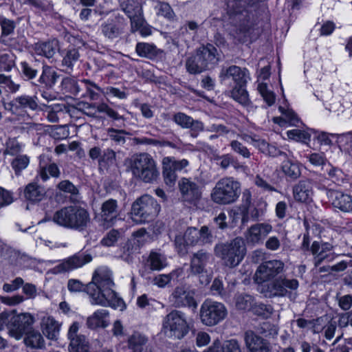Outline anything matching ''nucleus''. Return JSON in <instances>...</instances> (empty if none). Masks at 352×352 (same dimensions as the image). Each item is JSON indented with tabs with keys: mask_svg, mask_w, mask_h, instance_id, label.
I'll list each match as a JSON object with an SVG mask.
<instances>
[{
	"mask_svg": "<svg viewBox=\"0 0 352 352\" xmlns=\"http://www.w3.org/2000/svg\"><path fill=\"white\" fill-rule=\"evenodd\" d=\"M80 54L76 49L72 48L69 50L63 56L62 65L65 67L67 69L72 71L74 65L78 62Z\"/></svg>",
	"mask_w": 352,
	"mask_h": 352,
	"instance_id": "obj_52",
	"label": "nucleus"
},
{
	"mask_svg": "<svg viewBox=\"0 0 352 352\" xmlns=\"http://www.w3.org/2000/svg\"><path fill=\"white\" fill-rule=\"evenodd\" d=\"M310 251L313 255L314 267L332 262L336 256L333 251V245L328 243L314 241L310 248Z\"/></svg>",
	"mask_w": 352,
	"mask_h": 352,
	"instance_id": "obj_14",
	"label": "nucleus"
},
{
	"mask_svg": "<svg viewBox=\"0 0 352 352\" xmlns=\"http://www.w3.org/2000/svg\"><path fill=\"white\" fill-rule=\"evenodd\" d=\"M59 77L60 76L51 66L42 64L41 74L36 82L33 83L36 86H43L46 89H52Z\"/></svg>",
	"mask_w": 352,
	"mask_h": 352,
	"instance_id": "obj_29",
	"label": "nucleus"
},
{
	"mask_svg": "<svg viewBox=\"0 0 352 352\" xmlns=\"http://www.w3.org/2000/svg\"><path fill=\"white\" fill-rule=\"evenodd\" d=\"M214 236L207 226H203L199 230L195 227H188L184 235H177L175 239L176 251L180 256L188 254V248L196 245L211 244Z\"/></svg>",
	"mask_w": 352,
	"mask_h": 352,
	"instance_id": "obj_4",
	"label": "nucleus"
},
{
	"mask_svg": "<svg viewBox=\"0 0 352 352\" xmlns=\"http://www.w3.org/2000/svg\"><path fill=\"white\" fill-rule=\"evenodd\" d=\"M108 137L113 141H114L117 144H124L126 142V139L124 135H128L127 133L124 130H118L113 128H109L107 130Z\"/></svg>",
	"mask_w": 352,
	"mask_h": 352,
	"instance_id": "obj_59",
	"label": "nucleus"
},
{
	"mask_svg": "<svg viewBox=\"0 0 352 352\" xmlns=\"http://www.w3.org/2000/svg\"><path fill=\"white\" fill-rule=\"evenodd\" d=\"M85 115L94 118H97V112L105 113L109 118L118 120L123 119V117L111 108L107 104L102 103H83V109L81 110Z\"/></svg>",
	"mask_w": 352,
	"mask_h": 352,
	"instance_id": "obj_24",
	"label": "nucleus"
},
{
	"mask_svg": "<svg viewBox=\"0 0 352 352\" xmlns=\"http://www.w3.org/2000/svg\"><path fill=\"white\" fill-rule=\"evenodd\" d=\"M34 322L30 314L25 313L11 316L6 323L10 336L20 340L27 329Z\"/></svg>",
	"mask_w": 352,
	"mask_h": 352,
	"instance_id": "obj_13",
	"label": "nucleus"
},
{
	"mask_svg": "<svg viewBox=\"0 0 352 352\" xmlns=\"http://www.w3.org/2000/svg\"><path fill=\"white\" fill-rule=\"evenodd\" d=\"M131 169L133 175L144 183H153L160 176L155 160L147 153L135 155L131 160Z\"/></svg>",
	"mask_w": 352,
	"mask_h": 352,
	"instance_id": "obj_6",
	"label": "nucleus"
},
{
	"mask_svg": "<svg viewBox=\"0 0 352 352\" xmlns=\"http://www.w3.org/2000/svg\"><path fill=\"white\" fill-rule=\"evenodd\" d=\"M41 65L37 60L21 62L20 67L23 76L28 80L34 79L38 75Z\"/></svg>",
	"mask_w": 352,
	"mask_h": 352,
	"instance_id": "obj_38",
	"label": "nucleus"
},
{
	"mask_svg": "<svg viewBox=\"0 0 352 352\" xmlns=\"http://www.w3.org/2000/svg\"><path fill=\"white\" fill-rule=\"evenodd\" d=\"M135 51L140 56L148 58H152L157 54L156 47L147 43H138Z\"/></svg>",
	"mask_w": 352,
	"mask_h": 352,
	"instance_id": "obj_48",
	"label": "nucleus"
},
{
	"mask_svg": "<svg viewBox=\"0 0 352 352\" xmlns=\"http://www.w3.org/2000/svg\"><path fill=\"white\" fill-rule=\"evenodd\" d=\"M155 9L157 14L164 16L168 19H173L175 14L170 6L165 2L157 1Z\"/></svg>",
	"mask_w": 352,
	"mask_h": 352,
	"instance_id": "obj_58",
	"label": "nucleus"
},
{
	"mask_svg": "<svg viewBox=\"0 0 352 352\" xmlns=\"http://www.w3.org/2000/svg\"><path fill=\"white\" fill-rule=\"evenodd\" d=\"M183 274V270L178 268L173 270L169 274H161L155 276L151 280L153 285L159 288H164L167 286L171 280H177Z\"/></svg>",
	"mask_w": 352,
	"mask_h": 352,
	"instance_id": "obj_32",
	"label": "nucleus"
},
{
	"mask_svg": "<svg viewBox=\"0 0 352 352\" xmlns=\"http://www.w3.org/2000/svg\"><path fill=\"white\" fill-rule=\"evenodd\" d=\"M34 50L36 54L51 58L58 50V42L57 40H52L36 43L34 44Z\"/></svg>",
	"mask_w": 352,
	"mask_h": 352,
	"instance_id": "obj_30",
	"label": "nucleus"
},
{
	"mask_svg": "<svg viewBox=\"0 0 352 352\" xmlns=\"http://www.w3.org/2000/svg\"><path fill=\"white\" fill-rule=\"evenodd\" d=\"M201 322L209 327L214 326L227 316V309L223 304L206 300L200 308Z\"/></svg>",
	"mask_w": 352,
	"mask_h": 352,
	"instance_id": "obj_11",
	"label": "nucleus"
},
{
	"mask_svg": "<svg viewBox=\"0 0 352 352\" xmlns=\"http://www.w3.org/2000/svg\"><path fill=\"white\" fill-rule=\"evenodd\" d=\"M50 175L53 177H58L60 175V170L58 166L52 163L47 166H41L39 170V176L43 182L47 181Z\"/></svg>",
	"mask_w": 352,
	"mask_h": 352,
	"instance_id": "obj_50",
	"label": "nucleus"
},
{
	"mask_svg": "<svg viewBox=\"0 0 352 352\" xmlns=\"http://www.w3.org/2000/svg\"><path fill=\"white\" fill-rule=\"evenodd\" d=\"M284 263L280 260L263 262L258 267L254 274V280L258 284L273 280L284 271Z\"/></svg>",
	"mask_w": 352,
	"mask_h": 352,
	"instance_id": "obj_12",
	"label": "nucleus"
},
{
	"mask_svg": "<svg viewBox=\"0 0 352 352\" xmlns=\"http://www.w3.org/2000/svg\"><path fill=\"white\" fill-rule=\"evenodd\" d=\"M81 84L84 85L86 90L85 94H81L82 97H89L91 100H96L99 98V92H103L102 89L98 87L96 83L89 80H83Z\"/></svg>",
	"mask_w": 352,
	"mask_h": 352,
	"instance_id": "obj_46",
	"label": "nucleus"
},
{
	"mask_svg": "<svg viewBox=\"0 0 352 352\" xmlns=\"http://www.w3.org/2000/svg\"><path fill=\"white\" fill-rule=\"evenodd\" d=\"M125 27L124 19L120 15H116L102 22L100 25V30L106 38L113 41L124 33Z\"/></svg>",
	"mask_w": 352,
	"mask_h": 352,
	"instance_id": "obj_15",
	"label": "nucleus"
},
{
	"mask_svg": "<svg viewBox=\"0 0 352 352\" xmlns=\"http://www.w3.org/2000/svg\"><path fill=\"white\" fill-rule=\"evenodd\" d=\"M69 352H89V344L86 337L80 336L69 340Z\"/></svg>",
	"mask_w": 352,
	"mask_h": 352,
	"instance_id": "obj_47",
	"label": "nucleus"
},
{
	"mask_svg": "<svg viewBox=\"0 0 352 352\" xmlns=\"http://www.w3.org/2000/svg\"><path fill=\"white\" fill-rule=\"evenodd\" d=\"M44 195L43 188L35 183L28 184L24 190L25 197L32 202L41 201Z\"/></svg>",
	"mask_w": 352,
	"mask_h": 352,
	"instance_id": "obj_40",
	"label": "nucleus"
},
{
	"mask_svg": "<svg viewBox=\"0 0 352 352\" xmlns=\"http://www.w3.org/2000/svg\"><path fill=\"white\" fill-rule=\"evenodd\" d=\"M92 260L90 254H77L63 261L57 267L58 272H66L83 266Z\"/></svg>",
	"mask_w": 352,
	"mask_h": 352,
	"instance_id": "obj_28",
	"label": "nucleus"
},
{
	"mask_svg": "<svg viewBox=\"0 0 352 352\" xmlns=\"http://www.w3.org/2000/svg\"><path fill=\"white\" fill-rule=\"evenodd\" d=\"M147 262L150 269L153 271H160L167 266L166 256L156 252L150 253Z\"/></svg>",
	"mask_w": 352,
	"mask_h": 352,
	"instance_id": "obj_42",
	"label": "nucleus"
},
{
	"mask_svg": "<svg viewBox=\"0 0 352 352\" xmlns=\"http://www.w3.org/2000/svg\"><path fill=\"white\" fill-rule=\"evenodd\" d=\"M118 215V206L116 199L105 201L101 207V217L106 221H111Z\"/></svg>",
	"mask_w": 352,
	"mask_h": 352,
	"instance_id": "obj_35",
	"label": "nucleus"
},
{
	"mask_svg": "<svg viewBox=\"0 0 352 352\" xmlns=\"http://www.w3.org/2000/svg\"><path fill=\"white\" fill-rule=\"evenodd\" d=\"M246 85H235L230 91V96L242 105L247 106L250 103L249 95L245 89Z\"/></svg>",
	"mask_w": 352,
	"mask_h": 352,
	"instance_id": "obj_44",
	"label": "nucleus"
},
{
	"mask_svg": "<svg viewBox=\"0 0 352 352\" xmlns=\"http://www.w3.org/2000/svg\"><path fill=\"white\" fill-rule=\"evenodd\" d=\"M258 0H227L226 10L240 31L248 32L255 24L253 13L257 8Z\"/></svg>",
	"mask_w": 352,
	"mask_h": 352,
	"instance_id": "obj_2",
	"label": "nucleus"
},
{
	"mask_svg": "<svg viewBox=\"0 0 352 352\" xmlns=\"http://www.w3.org/2000/svg\"><path fill=\"white\" fill-rule=\"evenodd\" d=\"M116 155L113 150L107 148L104 150L102 155L99 159L100 166H111L116 163Z\"/></svg>",
	"mask_w": 352,
	"mask_h": 352,
	"instance_id": "obj_60",
	"label": "nucleus"
},
{
	"mask_svg": "<svg viewBox=\"0 0 352 352\" xmlns=\"http://www.w3.org/2000/svg\"><path fill=\"white\" fill-rule=\"evenodd\" d=\"M212 255L205 250H199L194 252L190 258V273L192 275L207 274V266L212 261Z\"/></svg>",
	"mask_w": 352,
	"mask_h": 352,
	"instance_id": "obj_17",
	"label": "nucleus"
},
{
	"mask_svg": "<svg viewBox=\"0 0 352 352\" xmlns=\"http://www.w3.org/2000/svg\"><path fill=\"white\" fill-rule=\"evenodd\" d=\"M173 120L182 129H188L191 131V136L196 138L198 133L204 131V123L199 120H194L192 117L182 112L173 115Z\"/></svg>",
	"mask_w": 352,
	"mask_h": 352,
	"instance_id": "obj_23",
	"label": "nucleus"
},
{
	"mask_svg": "<svg viewBox=\"0 0 352 352\" xmlns=\"http://www.w3.org/2000/svg\"><path fill=\"white\" fill-rule=\"evenodd\" d=\"M43 334L50 340H56L60 331L58 323L51 317L43 318L41 322Z\"/></svg>",
	"mask_w": 352,
	"mask_h": 352,
	"instance_id": "obj_33",
	"label": "nucleus"
},
{
	"mask_svg": "<svg viewBox=\"0 0 352 352\" xmlns=\"http://www.w3.org/2000/svg\"><path fill=\"white\" fill-rule=\"evenodd\" d=\"M272 231V226L267 223L252 225L245 232V238L248 244H262L267 236Z\"/></svg>",
	"mask_w": 352,
	"mask_h": 352,
	"instance_id": "obj_19",
	"label": "nucleus"
},
{
	"mask_svg": "<svg viewBox=\"0 0 352 352\" xmlns=\"http://www.w3.org/2000/svg\"><path fill=\"white\" fill-rule=\"evenodd\" d=\"M0 25L1 28L0 43H6V37L14 32L16 25L14 21L3 18L0 21Z\"/></svg>",
	"mask_w": 352,
	"mask_h": 352,
	"instance_id": "obj_53",
	"label": "nucleus"
},
{
	"mask_svg": "<svg viewBox=\"0 0 352 352\" xmlns=\"http://www.w3.org/2000/svg\"><path fill=\"white\" fill-rule=\"evenodd\" d=\"M30 159L27 155H19L12 160L11 164L16 175H19L23 169L27 168Z\"/></svg>",
	"mask_w": 352,
	"mask_h": 352,
	"instance_id": "obj_57",
	"label": "nucleus"
},
{
	"mask_svg": "<svg viewBox=\"0 0 352 352\" xmlns=\"http://www.w3.org/2000/svg\"><path fill=\"white\" fill-rule=\"evenodd\" d=\"M257 331L265 337L274 338L278 334V328L274 324L264 322L258 325Z\"/></svg>",
	"mask_w": 352,
	"mask_h": 352,
	"instance_id": "obj_56",
	"label": "nucleus"
},
{
	"mask_svg": "<svg viewBox=\"0 0 352 352\" xmlns=\"http://www.w3.org/2000/svg\"><path fill=\"white\" fill-rule=\"evenodd\" d=\"M281 168L286 177L291 180L298 179L301 175L299 164L291 160L284 161Z\"/></svg>",
	"mask_w": 352,
	"mask_h": 352,
	"instance_id": "obj_39",
	"label": "nucleus"
},
{
	"mask_svg": "<svg viewBox=\"0 0 352 352\" xmlns=\"http://www.w3.org/2000/svg\"><path fill=\"white\" fill-rule=\"evenodd\" d=\"M25 344L32 349H42L45 348V340L42 335L36 331H31L26 333L24 338Z\"/></svg>",
	"mask_w": 352,
	"mask_h": 352,
	"instance_id": "obj_41",
	"label": "nucleus"
},
{
	"mask_svg": "<svg viewBox=\"0 0 352 352\" xmlns=\"http://www.w3.org/2000/svg\"><path fill=\"white\" fill-rule=\"evenodd\" d=\"M113 285L111 272L106 267H100L95 270L92 280L84 289L89 296L91 304L118 308L124 302L112 289Z\"/></svg>",
	"mask_w": 352,
	"mask_h": 352,
	"instance_id": "obj_1",
	"label": "nucleus"
},
{
	"mask_svg": "<svg viewBox=\"0 0 352 352\" xmlns=\"http://www.w3.org/2000/svg\"><path fill=\"white\" fill-rule=\"evenodd\" d=\"M295 200L300 202H307L311 195L310 185L308 182L300 181L293 188Z\"/></svg>",
	"mask_w": 352,
	"mask_h": 352,
	"instance_id": "obj_37",
	"label": "nucleus"
},
{
	"mask_svg": "<svg viewBox=\"0 0 352 352\" xmlns=\"http://www.w3.org/2000/svg\"><path fill=\"white\" fill-rule=\"evenodd\" d=\"M61 87L63 90L70 94L74 96H79L80 94L81 87L77 80L73 78H64L61 82Z\"/></svg>",
	"mask_w": 352,
	"mask_h": 352,
	"instance_id": "obj_49",
	"label": "nucleus"
},
{
	"mask_svg": "<svg viewBox=\"0 0 352 352\" xmlns=\"http://www.w3.org/2000/svg\"><path fill=\"white\" fill-rule=\"evenodd\" d=\"M322 170L327 179L331 180L337 185H341L345 179V174L338 167L334 166L330 163L322 167Z\"/></svg>",
	"mask_w": 352,
	"mask_h": 352,
	"instance_id": "obj_34",
	"label": "nucleus"
},
{
	"mask_svg": "<svg viewBox=\"0 0 352 352\" xmlns=\"http://www.w3.org/2000/svg\"><path fill=\"white\" fill-rule=\"evenodd\" d=\"M257 89L266 104L270 107L276 101L275 94L267 88L266 83H259Z\"/></svg>",
	"mask_w": 352,
	"mask_h": 352,
	"instance_id": "obj_54",
	"label": "nucleus"
},
{
	"mask_svg": "<svg viewBox=\"0 0 352 352\" xmlns=\"http://www.w3.org/2000/svg\"><path fill=\"white\" fill-rule=\"evenodd\" d=\"M162 168L163 177L166 184L170 187L173 186L177 179L176 173L170 166L166 165H162Z\"/></svg>",
	"mask_w": 352,
	"mask_h": 352,
	"instance_id": "obj_64",
	"label": "nucleus"
},
{
	"mask_svg": "<svg viewBox=\"0 0 352 352\" xmlns=\"http://www.w3.org/2000/svg\"><path fill=\"white\" fill-rule=\"evenodd\" d=\"M160 209L156 200L144 195L133 202L131 207V219L136 224H142L154 218Z\"/></svg>",
	"mask_w": 352,
	"mask_h": 352,
	"instance_id": "obj_8",
	"label": "nucleus"
},
{
	"mask_svg": "<svg viewBox=\"0 0 352 352\" xmlns=\"http://www.w3.org/2000/svg\"><path fill=\"white\" fill-rule=\"evenodd\" d=\"M179 188L182 199L190 204H195L201 197V191L198 184L189 179L183 177L179 182Z\"/></svg>",
	"mask_w": 352,
	"mask_h": 352,
	"instance_id": "obj_21",
	"label": "nucleus"
},
{
	"mask_svg": "<svg viewBox=\"0 0 352 352\" xmlns=\"http://www.w3.org/2000/svg\"><path fill=\"white\" fill-rule=\"evenodd\" d=\"M197 53L206 69L213 68L219 60V54L217 48L212 44H207L197 50Z\"/></svg>",
	"mask_w": 352,
	"mask_h": 352,
	"instance_id": "obj_27",
	"label": "nucleus"
},
{
	"mask_svg": "<svg viewBox=\"0 0 352 352\" xmlns=\"http://www.w3.org/2000/svg\"><path fill=\"white\" fill-rule=\"evenodd\" d=\"M124 13L131 20L133 28L141 26L143 21L142 9L140 3L135 0H127L121 4Z\"/></svg>",
	"mask_w": 352,
	"mask_h": 352,
	"instance_id": "obj_25",
	"label": "nucleus"
},
{
	"mask_svg": "<svg viewBox=\"0 0 352 352\" xmlns=\"http://www.w3.org/2000/svg\"><path fill=\"white\" fill-rule=\"evenodd\" d=\"M240 193L239 182L232 177H223L217 182L210 196L214 203L227 205L235 202Z\"/></svg>",
	"mask_w": 352,
	"mask_h": 352,
	"instance_id": "obj_7",
	"label": "nucleus"
},
{
	"mask_svg": "<svg viewBox=\"0 0 352 352\" xmlns=\"http://www.w3.org/2000/svg\"><path fill=\"white\" fill-rule=\"evenodd\" d=\"M194 295V290H190L186 285H182L175 288L170 295V299L176 307L188 306L196 308L197 304Z\"/></svg>",
	"mask_w": 352,
	"mask_h": 352,
	"instance_id": "obj_18",
	"label": "nucleus"
},
{
	"mask_svg": "<svg viewBox=\"0 0 352 352\" xmlns=\"http://www.w3.org/2000/svg\"><path fill=\"white\" fill-rule=\"evenodd\" d=\"M163 330L169 338H184L188 332V326L184 314L177 310L170 312L163 320Z\"/></svg>",
	"mask_w": 352,
	"mask_h": 352,
	"instance_id": "obj_9",
	"label": "nucleus"
},
{
	"mask_svg": "<svg viewBox=\"0 0 352 352\" xmlns=\"http://www.w3.org/2000/svg\"><path fill=\"white\" fill-rule=\"evenodd\" d=\"M219 77L221 82L232 78L236 85H246L250 79V73L245 67L231 65L227 67H223Z\"/></svg>",
	"mask_w": 352,
	"mask_h": 352,
	"instance_id": "obj_16",
	"label": "nucleus"
},
{
	"mask_svg": "<svg viewBox=\"0 0 352 352\" xmlns=\"http://www.w3.org/2000/svg\"><path fill=\"white\" fill-rule=\"evenodd\" d=\"M148 339L144 335L135 332L128 339V345L129 349L133 352H142Z\"/></svg>",
	"mask_w": 352,
	"mask_h": 352,
	"instance_id": "obj_43",
	"label": "nucleus"
},
{
	"mask_svg": "<svg viewBox=\"0 0 352 352\" xmlns=\"http://www.w3.org/2000/svg\"><path fill=\"white\" fill-rule=\"evenodd\" d=\"M298 286L296 279L280 276L264 285L262 292L269 298L290 296L292 292L296 291Z\"/></svg>",
	"mask_w": 352,
	"mask_h": 352,
	"instance_id": "obj_10",
	"label": "nucleus"
},
{
	"mask_svg": "<svg viewBox=\"0 0 352 352\" xmlns=\"http://www.w3.org/2000/svg\"><path fill=\"white\" fill-rule=\"evenodd\" d=\"M244 341L249 352H270L269 343L253 331H246Z\"/></svg>",
	"mask_w": 352,
	"mask_h": 352,
	"instance_id": "obj_26",
	"label": "nucleus"
},
{
	"mask_svg": "<svg viewBox=\"0 0 352 352\" xmlns=\"http://www.w3.org/2000/svg\"><path fill=\"white\" fill-rule=\"evenodd\" d=\"M36 96L22 95L14 98L9 102H4L3 107L6 111L12 114L18 115L22 109H29L34 111L38 108Z\"/></svg>",
	"mask_w": 352,
	"mask_h": 352,
	"instance_id": "obj_20",
	"label": "nucleus"
},
{
	"mask_svg": "<svg viewBox=\"0 0 352 352\" xmlns=\"http://www.w3.org/2000/svg\"><path fill=\"white\" fill-rule=\"evenodd\" d=\"M14 66L13 56L9 54H0V72H10Z\"/></svg>",
	"mask_w": 352,
	"mask_h": 352,
	"instance_id": "obj_62",
	"label": "nucleus"
},
{
	"mask_svg": "<svg viewBox=\"0 0 352 352\" xmlns=\"http://www.w3.org/2000/svg\"><path fill=\"white\" fill-rule=\"evenodd\" d=\"M186 68L191 74H200L206 70L197 52L186 60Z\"/></svg>",
	"mask_w": 352,
	"mask_h": 352,
	"instance_id": "obj_45",
	"label": "nucleus"
},
{
	"mask_svg": "<svg viewBox=\"0 0 352 352\" xmlns=\"http://www.w3.org/2000/svg\"><path fill=\"white\" fill-rule=\"evenodd\" d=\"M214 252L226 266L232 268L242 261L246 253V248L243 239L236 237L230 242L217 244Z\"/></svg>",
	"mask_w": 352,
	"mask_h": 352,
	"instance_id": "obj_5",
	"label": "nucleus"
},
{
	"mask_svg": "<svg viewBox=\"0 0 352 352\" xmlns=\"http://www.w3.org/2000/svg\"><path fill=\"white\" fill-rule=\"evenodd\" d=\"M109 311L106 309H99L94 312L87 320V324L90 329L98 327L105 328L109 324Z\"/></svg>",
	"mask_w": 352,
	"mask_h": 352,
	"instance_id": "obj_31",
	"label": "nucleus"
},
{
	"mask_svg": "<svg viewBox=\"0 0 352 352\" xmlns=\"http://www.w3.org/2000/svg\"><path fill=\"white\" fill-rule=\"evenodd\" d=\"M120 236L121 234L118 230H111L102 239L101 244L107 247L113 246Z\"/></svg>",
	"mask_w": 352,
	"mask_h": 352,
	"instance_id": "obj_63",
	"label": "nucleus"
},
{
	"mask_svg": "<svg viewBox=\"0 0 352 352\" xmlns=\"http://www.w3.org/2000/svg\"><path fill=\"white\" fill-rule=\"evenodd\" d=\"M162 165L170 166V168L175 173L177 171H181L184 170L189 165V162L187 160L182 159L181 160H176L173 157H164L162 159Z\"/></svg>",
	"mask_w": 352,
	"mask_h": 352,
	"instance_id": "obj_51",
	"label": "nucleus"
},
{
	"mask_svg": "<svg viewBox=\"0 0 352 352\" xmlns=\"http://www.w3.org/2000/svg\"><path fill=\"white\" fill-rule=\"evenodd\" d=\"M254 298L248 294H241L236 296L235 305L237 309L248 310L252 308Z\"/></svg>",
	"mask_w": 352,
	"mask_h": 352,
	"instance_id": "obj_55",
	"label": "nucleus"
},
{
	"mask_svg": "<svg viewBox=\"0 0 352 352\" xmlns=\"http://www.w3.org/2000/svg\"><path fill=\"white\" fill-rule=\"evenodd\" d=\"M53 221L63 228L82 231L89 226L90 216L85 208L78 206H69L57 210L54 214Z\"/></svg>",
	"mask_w": 352,
	"mask_h": 352,
	"instance_id": "obj_3",
	"label": "nucleus"
},
{
	"mask_svg": "<svg viewBox=\"0 0 352 352\" xmlns=\"http://www.w3.org/2000/svg\"><path fill=\"white\" fill-rule=\"evenodd\" d=\"M50 110L47 111V118L51 122H58L59 118L58 113L63 112L65 110L67 112V107L65 104H56L50 107Z\"/></svg>",
	"mask_w": 352,
	"mask_h": 352,
	"instance_id": "obj_61",
	"label": "nucleus"
},
{
	"mask_svg": "<svg viewBox=\"0 0 352 352\" xmlns=\"http://www.w3.org/2000/svg\"><path fill=\"white\" fill-rule=\"evenodd\" d=\"M327 195L332 206L342 212H352V197L340 190H328Z\"/></svg>",
	"mask_w": 352,
	"mask_h": 352,
	"instance_id": "obj_22",
	"label": "nucleus"
},
{
	"mask_svg": "<svg viewBox=\"0 0 352 352\" xmlns=\"http://www.w3.org/2000/svg\"><path fill=\"white\" fill-rule=\"evenodd\" d=\"M282 114L281 117H274L273 121L274 123L280 126H284L285 124L288 123L290 125H297L299 122V119L297 115L293 111L292 109H285L280 106L278 108Z\"/></svg>",
	"mask_w": 352,
	"mask_h": 352,
	"instance_id": "obj_36",
	"label": "nucleus"
}]
</instances>
